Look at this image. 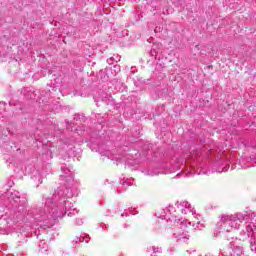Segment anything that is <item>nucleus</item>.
<instances>
[{"label":"nucleus","mask_w":256,"mask_h":256,"mask_svg":"<svg viewBox=\"0 0 256 256\" xmlns=\"http://www.w3.org/2000/svg\"><path fill=\"white\" fill-rule=\"evenodd\" d=\"M104 155H106V157H108V159H112V160L115 159V158L110 156L111 152H109V151H106V153Z\"/></svg>","instance_id":"19"},{"label":"nucleus","mask_w":256,"mask_h":256,"mask_svg":"<svg viewBox=\"0 0 256 256\" xmlns=\"http://www.w3.org/2000/svg\"><path fill=\"white\" fill-rule=\"evenodd\" d=\"M31 178L34 180V181H38V183H43V181L41 180V172H39V170L37 169H34L32 171V176Z\"/></svg>","instance_id":"8"},{"label":"nucleus","mask_w":256,"mask_h":256,"mask_svg":"<svg viewBox=\"0 0 256 256\" xmlns=\"http://www.w3.org/2000/svg\"><path fill=\"white\" fill-rule=\"evenodd\" d=\"M176 207L184 215H187L188 211H189V213H192V215H195V210L191 207V204H189V202H187V201L177 202Z\"/></svg>","instance_id":"6"},{"label":"nucleus","mask_w":256,"mask_h":256,"mask_svg":"<svg viewBox=\"0 0 256 256\" xmlns=\"http://www.w3.org/2000/svg\"><path fill=\"white\" fill-rule=\"evenodd\" d=\"M216 172L217 173H227L229 171V160L222 159L216 162Z\"/></svg>","instance_id":"7"},{"label":"nucleus","mask_w":256,"mask_h":256,"mask_svg":"<svg viewBox=\"0 0 256 256\" xmlns=\"http://www.w3.org/2000/svg\"><path fill=\"white\" fill-rule=\"evenodd\" d=\"M247 219V214L236 213L234 215H222L220 221L217 222L215 228V235L219 233H233L239 229L243 221Z\"/></svg>","instance_id":"2"},{"label":"nucleus","mask_w":256,"mask_h":256,"mask_svg":"<svg viewBox=\"0 0 256 256\" xmlns=\"http://www.w3.org/2000/svg\"><path fill=\"white\" fill-rule=\"evenodd\" d=\"M148 251H153L154 254H157V253H162L163 250L159 247L152 246L148 248Z\"/></svg>","instance_id":"11"},{"label":"nucleus","mask_w":256,"mask_h":256,"mask_svg":"<svg viewBox=\"0 0 256 256\" xmlns=\"http://www.w3.org/2000/svg\"><path fill=\"white\" fill-rule=\"evenodd\" d=\"M115 159H116V161H119L120 163H123V161H125V158L121 157V155H116Z\"/></svg>","instance_id":"16"},{"label":"nucleus","mask_w":256,"mask_h":256,"mask_svg":"<svg viewBox=\"0 0 256 256\" xmlns=\"http://www.w3.org/2000/svg\"><path fill=\"white\" fill-rule=\"evenodd\" d=\"M36 187H39V183H38V184H36Z\"/></svg>","instance_id":"22"},{"label":"nucleus","mask_w":256,"mask_h":256,"mask_svg":"<svg viewBox=\"0 0 256 256\" xmlns=\"http://www.w3.org/2000/svg\"><path fill=\"white\" fill-rule=\"evenodd\" d=\"M223 256H243V248L241 246L232 245L222 252Z\"/></svg>","instance_id":"5"},{"label":"nucleus","mask_w":256,"mask_h":256,"mask_svg":"<svg viewBox=\"0 0 256 256\" xmlns=\"http://www.w3.org/2000/svg\"><path fill=\"white\" fill-rule=\"evenodd\" d=\"M170 221H172L173 223H179L181 222V219L177 218V216H172L170 218Z\"/></svg>","instance_id":"15"},{"label":"nucleus","mask_w":256,"mask_h":256,"mask_svg":"<svg viewBox=\"0 0 256 256\" xmlns=\"http://www.w3.org/2000/svg\"><path fill=\"white\" fill-rule=\"evenodd\" d=\"M118 61H121L120 56H114L107 60V62L111 65L113 63H118Z\"/></svg>","instance_id":"10"},{"label":"nucleus","mask_w":256,"mask_h":256,"mask_svg":"<svg viewBox=\"0 0 256 256\" xmlns=\"http://www.w3.org/2000/svg\"><path fill=\"white\" fill-rule=\"evenodd\" d=\"M120 183L124 187H131V185H133V178L122 180V181H120Z\"/></svg>","instance_id":"9"},{"label":"nucleus","mask_w":256,"mask_h":256,"mask_svg":"<svg viewBox=\"0 0 256 256\" xmlns=\"http://www.w3.org/2000/svg\"><path fill=\"white\" fill-rule=\"evenodd\" d=\"M187 227H191V222L189 220H182L180 227L174 230L172 238L176 243H187L189 241V234L185 231Z\"/></svg>","instance_id":"3"},{"label":"nucleus","mask_w":256,"mask_h":256,"mask_svg":"<svg viewBox=\"0 0 256 256\" xmlns=\"http://www.w3.org/2000/svg\"><path fill=\"white\" fill-rule=\"evenodd\" d=\"M235 238V236H233V234H231L228 238H227V240L228 241H231V239H234Z\"/></svg>","instance_id":"20"},{"label":"nucleus","mask_w":256,"mask_h":256,"mask_svg":"<svg viewBox=\"0 0 256 256\" xmlns=\"http://www.w3.org/2000/svg\"><path fill=\"white\" fill-rule=\"evenodd\" d=\"M75 224L76 225H82L83 224V219H76Z\"/></svg>","instance_id":"18"},{"label":"nucleus","mask_w":256,"mask_h":256,"mask_svg":"<svg viewBox=\"0 0 256 256\" xmlns=\"http://www.w3.org/2000/svg\"><path fill=\"white\" fill-rule=\"evenodd\" d=\"M39 247H40L39 249L40 253H47V249H48L47 244L42 243V247H41V244H39Z\"/></svg>","instance_id":"12"},{"label":"nucleus","mask_w":256,"mask_h":256,"mask_svg":"<svg viewBox=\"0 0 256 256\" xmlns=\"http://www.w3.org/2000/svg\"><path fill=\"white\" fill-rule=\"evenodd\" d=\"M194 229H198V231H201L203 227H205L201 222H197V224L193 225Z\"/></svg>","instance_id":"13"},{"label":"nucleus","mask_w":256,"mask_h":256,"mask_svg":"<svg viewBox=\"0 0 256 256\" xmlns=\"http://www.w3.org/2000/svg\"><path fill=\"white\" fill-rule=\"evenodd\" d=\"M62 174L60 175L61 181H65L64 186L59 187L51 198H43L44 205L30 209L28 212L27 198L21 197V193L17 190H9L4 194L7 197L10 208H12L10 219L14 222L29 221L22 226V231L31 233L35 227H39L40 223H44L47 227L51 225V221L65 217L77 215L79 211L73 208V202L69 201L73 197V172L71 168H67V164L61 166Z\"/></svg>","instance_id":"1"},{"label":"nucleus","mask_w":256,"mask_h":256,"mask_svg":"<svg viewBox=\"0 0 256 256\" xmlns=\"http://www.w3.org/2000/svg\"><path fill=\"white\" fill-rule=\"evenodd\" d=\"M81 238V241H85V243H89L90 241V237L89 236H84V237H80Z\"/></svg>","instance_id":"17"},{"label":"nucleus","mask_w":256,"mask_h":256,"mask_svg":"<svg viewBox=\"0 0 256 256\" xmlns=\"http://www.w3.org/2000/svg\"><path fill=\"white\" fill-rule=\"evenodd\" d=\"M125 215H126V217H127L128 214H127V213H122V214H121V217H125Z\"/></svg>","instance_id":"21"},{"label":"nucleus","mask_w":256,"mask_h":256,"mask_svg":"<svg viewBox=\"0 0 256 256\" xmlns=\"http://www.w3.org/2000/svg\"><path fill=\"white\" fill-rule=\"evenodd\" d=\"M246 235L250 237L251 251H256V214H252L250 222L246 226Z\"/></svg>","instance_id":"4"},{"label":"nucleus","mask_w":256,"mask_h":256,"mask_svg":"<svg viewBox=\"0 0 256 256\" xmlns=\"http://www.w3.org/2000/svg\"><path fill=\"white\" fill-rule=\"evenodd\" d=\"M254 253H256V251H254Z\"/></svg>","instance_id":"23"},{"label":"nucleus","mask_w":256,"mask_h":256,"mask_svg":"<svg viewBox=\"0 0 256 256\" xmlns=\"http://www.w3.org/2000/svg\"><path fill=\"white\" fill-rule=\"evenodd\" d=\"M81 237H76L74 240H72V245L75 247L78 243H81Z\"/></svg>","instance_id":"14"}]
</instances>
